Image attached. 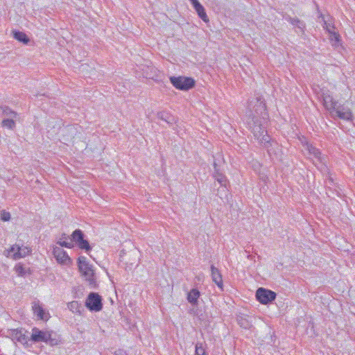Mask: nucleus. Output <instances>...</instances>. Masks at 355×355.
<instances>
[{
	"instance_id": "1",
	"label": "nucleus",
	"mask_w": 355,
	"mask_h": 355,
	"mask_svg": "<svg viewBox=\"0 0 355 355\" xmlns=\"http://www.w3.org/2000/svg\"><path fill=\"white\" fill-rule=\"evenodd\" d=\"M246 116V122L254 137L261 144L268 148L270 145V137L262 126V123L268 119V114L266 104L261 98L250 101Z\"/></svg>"
},
{
	"instance_id": "2",
	"label": "nucleus",
	"mask_w": 355,
	"mask_h": 355,
	"mask_svg": "<svg viewBox=\"0 0 355 355\" xmlns=\"http://www.w3.org/2000/svg\"><path fill=\"white\" fill-rule=\"evenodd\" d=\"M320 101L324 109L331 115L335 114L338 118L351 121L353 118V114L349 107L343 105L337 106L338 101L334 98L331 92L327 89H322Z\"/></svg>"
},
{
	"instance_id": "3",
	"label": "nucleus",
	"mask_w": 355,
	"mask_h": 355,
	"mask_svg": "<svg viewBox=\"0 0 355 355\" xmlns=\"http://www.w3.org/2000/svg\"><path fill=\"white\" fill-rule=\"evenodd\" d=\"M78 266L81 276L89 286L96 285V275L92 265L89 264L85 257L81 256L78 259Z\"/></svg>"
},
{
	"instance_id": "4",
	"label": "nucleus",
	"mask_w": 355,
	"mask_h": 355,
	"mask_svg": "<svg viewBox=\"0 0 355 355\" xmlns=\"http://www.w3.org/2000/svg\"><path fill=\"white\" fill-rule=\"evenodd\" d=\"M169 80L175 88L182 91H188L195 86V80L189 77L171 76Z\"/></svg>"
},
{
	"instance_id": "5",
	"label": "nucleus",
	"mask_w": 355,
	"mask_h": 355,
	"mask_svg": "<svg viewBox=\"0 0 355 355\" xmlns=\"http://www.w3.org/2000/svg\"><path fill=\"white\" fill-rule=\"evenodd\" d=\"M31 251V249L27 246H19L15 244L7 250L6 256L17 260L30 254Z\"/></svg>"
},
{
	"instance_id": "6",
	"label": "nucleus",
	"mask_w": 355,
	"mask_h": 355,
	"mask_svg": "<svg viewBox=\"0 0 355 355\" xmlns=\"http://www.w3.org/2000/svg\"><path fill=\"white\" fill-rule=\"evenodd\" d=\"M31 340L36 343H49L52 345L57 344L55 339L51 338V334L49 331H43L36 327L32 330Z\"/></svg>"
},
{
	"instance_id": "7",
	"label": "nucleus",
	"mask_w": 355,
	"mask_h": 355,
	"mask_svg": "<svg viewBox=\"0 0 355 355\" xmlns=\"http://www.w3.org/2000/svg\"><path fill=\"white\" fill-rule=\"evenodd\" d=\"M300 140L304 149L308 152L309 158L312 159L314 164L316 165L318 162L321 163L322 162V157L320 151L312 144H309L305 138H302Z\"/></svg>"
},
{
	"instance_id": "8",
	"label": "nucleus",
	"mask_w": 355,
	"mask_h": 355,
	"mask_svg": "<svg viewBox=\"0 0 355 355\" xmlns=\"http://www.w3.org/2000/svg\"><path fill=\"white\" fill-rule=\"evenodd\" d=\"M85 306L92 311H100L103 308L101 296L96 293H91L85 301Z\"/></svg>"
},
{
	"instance_id": "9",
	"label": "nucleus",
	"mask_w": 355,
	"mask_h": 355,
	"mask_svg": "<svg viewBox=\"0 0 355 355\" xmlns=\"http://www.w3.org/2000/svg\"><path fill=\"white\" fill-rule=\"evenodd\" d=\"M31 308L33 315L37 317V320L47 321L51 318L49 312L43 307L39 300H34L31 303Z\"/></svg>"
},
{
	"instance_id": "10",
	"label": "nucleus",
	"mask_w": 355,
	"mask_h": 355,
	"mask_svg": "<svg viewBox=\"0 0 355 355\" xmlns=\"http://www.w3.org/2000/svg\"><path fill=\"white\" fill-rule=\"evenodd\" d=\"M256 297L261 304H266L275 299L276 293L270 290L259 288L257 290Z\"/></svg>"
},
{
	"instance_id": "11",
	"label": "nucleus",
	"mask_w": 355,
	"mask_h": 355,
	"mask_svg": "<svg viewBox=\"0 0 355 355\" xmlns=\"http://www.w3.org/2000/svg\"><path fill=\"white\" fill-rule=\"evenodd\" d=\"M53 254L59 264L69 266L71 264V259L66 251L58 246H54L53 248Z\"/></svg>"
},
{
	"instance_id": "12",
	"label": "nucleus",
	"mask_w": 355,
	"mask_h": 355,
	"mask_svg": "<svg viewBox=\"0 0 355 355\" xmlns=\"http://www.w3.org/2000/svg\"><path fill=\"white\" fill-rule=\"evenodd\" d=\"M71 236L72 242L75 241L80 249L87 252L91 250L89 242L83 239V233L80 230H76Z\"/></svg>"
},
{
	"instance_id": "13",
	"label": "nucleus",
	"mask_w": 355,
	"mask_h": 355,
	"mask_svg": "<svg viewBox=\"0 0 355 355\" xmlns=\"http://www.w3.org/2000/svg\"><path fill=\"white\" fill-rule=\"evenodd\" d=\"M193 8L197 12L198 17L205 22H209V19L207 15L205 8L201 5L198 0H190Z\"/></svg>"
},
{
	"instance_id": "14",
	"label": "nucleus",
	"mask_w": 355,
	"mask_h": 355,
	"mask_svg": "<svg viewBox=\"0 0 355 355\" xmlns=\"http://www.w3.org/2000/svg\"><path fill=\"white\" fill-rule=\"evenodd\" d=\"M211 276L212 281L218 286L220 290H223V277L220 270L214 265L211 266Z\"/></svg>"
},
{
	"instance_id": "15",
	"label": "nucleus",
	"mask_w": 355,
	"mask_h": 355,
	"mask_svg": "<svg viewBox=\"0 0 355 355\" xmlns=\"http://www.w3.org/2000/svg\"><path fill=\"white\" fill-rule=\"evenodd\" d=\"M200 296V291L196 288H193L188 293L187 299L190 304L196 305Z\"/></svg>"
},
{
	"instance_id": "16",
	"label": "nucleus",
	"mask_w": 355,
	"mask_h": 355,
	"mask_svg": "<svg viewBox=\"0 0 355 355\" xmlns=\"http://www.w3.org/2000/svg\"><path fill=\"white\" fill-rule=\"evenodd\" d=\"M12 33H13V37L15 40L24 43V44H27L30 41V40L28 37V36L26 35V34L24 33V32L19 31H15L12 32Z\"/></svg>"
},
{
	"instance_id": "17",
	"label": "nucleus",
	"mask_w": 355,
	"mask_h": 355,
	"mask_svg": "<svg viewBox=\"0 0 355 355\" xmlns=\"http://www.w3.org/2000/svg\"><path fill=\"white\" fill-rule=\"evenodd\" d=\"M68 309L73 313H81V305L77 301H72L67 304Z\"/></svg>"
},
{
	"instance_id": "18",
	"label": "nucleus",
	"mask_w": 355,
	"mask_h": 355,
	"mask_svg": "<svg viewBox=\"0 0 355 355\" xmlns=\"http://www.w3.org/2000/svg\"><path fill=\"white\" fill-rule=\"evenodd\" d=\"M148 70L150 71V73L146 72V78L156 81L158 80L159 78V71L155 67H148Z\"/></svg>"
},
{
	"instance_id": "19",
	"label": "nucleus",
	"mask_w": 355,
	"mask_h": 355,
	"mask_svg": "<svg viewBox=\"0 0 355 355\" xmlns=\"http://www.w3.org/2000/svg\"><path fill=\"white\" fill-rule=\"evenodd\" d=\"M12 336L15 340H17L18 342L25 344L27 342V339L26 336L19 330H14L12 333Z\"/></svg>"
},
{
	"instance_id": "20",
	"label": "nucleus",
	"mask_w": 355,
	"mask_h": 355,
	"mask_svg": "<svg viewBox=\"0 0 355 355\" xmlns=\"http://www.w3.org/2000/svg\"><path fill=\"white\" fill-rule=\"evenodd\" d=\"M329 40L333 46H338L340 42V36L336 31L332 32L331 33H329Z\"/></svg>"
},
{
	"instance_id": "21",
	"label": "nucleus",
	"mask_w": 355,
	"mask_h": 355,
	"mask_svg": "<svg viewBox=\"0 0 355 355\" xmlns=\"http://www.w3.org/2000/svg\"><path fill=\"white\" fill-rule=\"evenodd\" d=\"M0 112H3V114L10 118H17V114L15 111L10 109L8 107H0Z\"/></svg>"
},
{
	"instance_id": "22",
	"label": "nucleus",
	"mask_w": 355,
	"mask_h": 355,
	"mask_svg": "<svg viewBox=\"0 0 355 355\" xmlns=\"http://www.w3.org/2000/svg\"><path fill=\"white\" fill-rule=\"evenodd\" d=\"M15 118L5 119L2 121V126L10 130H13L15 127Z\"/></svg>"
},
{
	"instance_id": "23",
	"label": "nucleus",
	"mask_w": 355,
	"mask_h": 355,
	"mask_svg": "<svg viewBox=\"0 0 355 355\" xmlns=\"http://www.w3.org/2000/svg\"><path fill=\"white\" fill-rule=\"evenodd\" d=\"M214 178H215L216 180L219 184H220V185L226 187L227 180L226 177L224 175L219 173H216L214 175Z\"/></svg>"
},
{
	"instance_id": "24",
	"label": "nucleus",
	"mask_w": 355,
	"mask_h": 355,
	"mask_svg": "<svg viewBox=\"0 0 355 355\" xmlns=\"http://www.w3.org/2000/svg\"><path fill=\"white\" fill-rule=\"evenodd\" d=\"M195 354H196V355H207L202 343H198L196 345Z\"/></svg>"
},
{
	"instance_id": "25",
	"label": "nucleus",
	"mask_w": 355,
	"mask_h": 355,
	"mask_svg": "<svg viewBox=\"0 0 355 355\" xmlns=\"http://www.w3.org/2000/svg\"><path fill=\"white\" fill-rule=\"evenodd\" d=\"M57 244H58L61 247H65L67 248H72L73 247V243L72 241H62L61 239H60L57 242Z\"/></svg>"
},
{
	"instance_id": "26",
	"label": "nucleus",
	"mask_w": 355,
	"mask_h": 355,
	"mask_svg": "<svg viewBox=\"0 0 355 355\" xmlns=\"http://www.w3.org/2000/svg\"><path fill=\"white\" fill-rule=\"evenodd\" d=\"M14 269L15 272L19 276H23L25 274L24 268L21 263H17Z\"/></svg>"
},
{
	"instance_id": "27",
	"label": "nucleus",
	"mask_w": 355,
	"mask_h": 355,
	"mask_svg": "<svg viewBox=\"0 0 355 355\" xmlns=\"http://www.w3.org/2000/svg\"><path fill=\"white\" fill-rule=\"evenodd\" d=\"M239 325L241 327H243L245 329H249L250 327V326H251L250 322L247 320H245V319H244L243 318H241L239 320Z\"/></svg>"
},
{
	"instance_id": "28",
	"label": "nucleus",
	"mask_w": 355,
	"mask_h": 355,
	"mask_svg": "<svg viewBox=\"0 0 355 355\" xmlns=\"http://www.w3.org/2000/svg\"><path fill=\"white\" fill-rule=\"evenodd\" d=\"M323 27L326 29L328 33H331L332 32L335 31V27L327 21L324 22Z\"/></svg>"
},
{
	"instance_id": "29",
	"label": "nucleus",
	"mask_w": 355,
	"mask_h": 355,
	"mask_svg": "<svg viewBox=\"0 0 355 355\" xmlns=\"http://www.w3.org/2000/svg\"><path fill=\"white\" fill-rule=\"evenodd\" d=\"M0 217L3 221H8L10 219V214L8 211H2Z\"/></svg>"
},
{
	"instance_id": "30",
	"label": "nucleus",
	"mask_w": 355,
	"mask_h": 355,
	"mask_svg": "<svg viewBox=\"0 0 355 355\" xmlns=\"http://www.w3.org/2000/svg\"><path fill=\"white\" fill-rule=\"evenodd\" d=\"M290 22L294 25L299 24L303 26L302 23L298 19H291Z\"/></svg>"
},
{
	"instance_id": "31",
	"label": "nucleus",
	"mask_w": 355,
	"mask_h": 355,
	"mask_svg": "<svg viewBox=\"0 0 355 355\" xmlns=\"http://www.w3.org/2000/svg\"><path fill=\"white\" fill-rule=\"evenodd\" d=\"M160 114H161V113H159V114H158V116H159V118H160L161 119H163V117L160 116Z\"/></svg>"
}]
</instances>
